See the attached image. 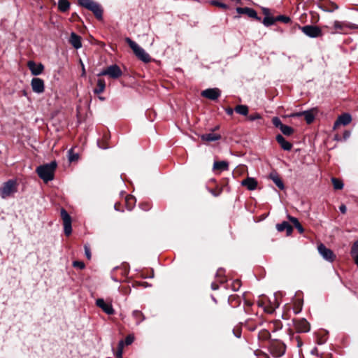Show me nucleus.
Here are the masks:
<instances>
[{
  "label": "nucleus",
  "mask_w": 358,
  "mask_h": 358,
  "mask_svg": "<svg viewBox=\"0 0 358 358\" xmlns=\"http://www.w3.org/2000/svg\"><path fill=\"white\" fill-rule=\"evenodd\" d=\"M122 74V71L117 64L110 65L106 69L102 70L98 76H108L111 78L117 79Z\"/></svg>",
  "instance_id": "5"
},
{
  "label": "nucleus",
  "mask_w": 358,
  "mask_h": 358,
  "mask_svg": "<svg viewBox=\"0 0 358 358\" xmlns=\"http://www.w3.org/2000/svg\"><path fill=\"white\" fill-rule=\"evenodd\" d=\"M294 327L298 332H308L310 330V324L304 318L294 321Z\"/></svg>",
  "instance_id": "12"
},
{
  "label": "nucleus",
  "mask_w": 358,
  "mask_h": 358,
  "mask_svg": "<svg viewBox=\"0 0 358 358\" xmlns=\"http://www.w3.org/2000/svg\"><path fill=\"white\" fill-rule=\"evenodd\" d=\"M134 341V336L133 335H128L124 340V343L127 345H131Z\"/></svg>",
  "instance_id": "39"
},
{
  "label": "nucleus",
  "mask_w": 358,
  "mask_h": 358,
  "mask_svg": "<svg viewBox=\"0 0 358 358\" xmlns=\"http://www.w3.org/2000/svg\"><path fill=\"white\" fill-rule=\"evenodd\" d=\"M124 345H125V343H124V341H122V340L120 341L118 343L117 350H122L123 351Z\"/></svg>",
  "instance_id": "44"
},
{
  "label": "nucleus",
  "mask_w": 358,
  "mask_h": 358,
  "mask_svg": "<svg viewBox=\"0 0 358 358\" xmlns=\"http://www.w3.org/2000/svg\"><path fill=\"white\" fill-rule=\"evenodd\" d=\"M301 115L304 116V118L308 124L312 123L315 119V116H314L313 112L310 110H306V111H303L302 113H294V114H292L291 116L292 117H300Z\"/></svg>",
  "instance_id": "19"
},
{
  "label": "nucleus",
  "mask_w": 358,
  "mask_h": 358,
  "mask_svg": "<svg viewBox=\"0 0 358 358\" xmlns=\"http://www.w3.org/2000/svg\"><path fill=\"white\" fill-rule=\"evenodd\" d=\"M211 288H212L213 289H214V290H216V289H218V286H217L216 284H215V283H212V285H211Z\"/></svg>",
  "instance_id": "52"
},
{
  "label": "nucleus",
  "mask_w": 358,
  "mask_h": 358,
  "mask_svg": "<svg viewBox=\"0 0 358 358\" xmlns=\"http://www.w3.org/2000/svg\"><path fill=\"white\" fill-rule=\"evenodd\" d=\"M221 94L218 88H209L201 92V96L210 100H216Z\"/></svg>",
  "instance_id": "11"
},
{
  "label": "nucleus",
  "mask_w": 358,
  "mask_h": 358,
  "mask_svg": "<svg viewBox=\"0 0 358 358\" xmlns=\"http://www.w3.org/2000/svg\"><path fill=\"white\" fill-rule=\"evenodd\" d=\"M350 136V132L349 131H345L343 134V138L345 139H347L348 138H349Z\"/></svg>",
  "instance_id": "48"
},
{
  "label": "nucleus",
  "mask_w": 358,
  "mask_h": 358,
  "mask_svg": "<svg viewBox=\"0 0 358 358\" xmlns=\"http://www.w3.org/2000/svg\"><path fill=\"white\" fill-rule=\"evenodd\" d=\"M70 3L68 0H59L58 2V8L62 12H66L69 9Z\"/></svg>",
  "instance_id": "29"
},
{
  "label": "nucleus",
  "mask_w": 358,
  "mask_h": 358,
  "mask_svg": "<svg viewBox=\"0 0 358 358\" xmlns=\"http://www.w3.org/2000/svg\"><path fill=\"white\" fill-rule=\"evenodd\" d=\"M229 168V164L225 161L215 162L213 164V169L219 170L220 171H226Z\"/></svg>",
  "instance_id": "24"
},
{
  "label": "nucleus",
  "mask_w": 358,
  "mask_h": 358,
  "mask_svg": "<svg viewBox=\"0 0 358 358\" xmlns=\"http://www.w3.org/2000/svg\"><path fill=\"white\" fill-rule=\"evenodd\" d=\"M133 199H134V198L132 196L129 197V198L127 199V201H130V200H133Z\"/></svg>",
  "instance_id": "53"
},
{
  "label": "nucleus",
  "mask_w": 358,
  "mask_h": 358,
  "mask_svg": "<svg viewBox=\"0 0 358 358\" xmlns=\"http://www.w3.org/2000/svg\"><path fill=\"white\" fill-rule=\"evenodd\" d=\"M347 27H349V26L344 22L337 20L334 22V28L339 32L343 31Z\"/></svg>",
  "instance_id": "28"
},
{
  "label": "nucleus",
  "mask_w": 358,
  "mask_h": 358,
  "mask_svg": "<svg viewBox=\"0 0 358 358\" xmlns=\"http://www.w3.org/2000/svg\"><path fill=\"white\" fill-rule=\"evenodd\" d=\"M236 337H238V338H239V337L241 336V334H240V333H239V334H238V333H236Z\"/></svg>",
  "instance_id": "55"
},
{
  "label": "nucleus",
  "mask_w": 358,
  "mask_h": 358,
  "mask_svg": "<svg viewBox=\"0 0 358 358\" xmlns=\"http://www.w3.org/2000/svg\"><path fill=\"white\" fill-rule=\"evenodd\" d=\"M287 217L289 220V221L294 225V227L298 229L300 234H302L304 231L302 225L300 224L297 218L290 215H288Z\"/></svg>",
  "instance_id": "27"
},
{
  "label": "nucleus",
  "mask_w": 358,
  "mask_h": 358,
  "mask_svg": "<svg viewBox=\"0 0 358 358\" xmlns=\"http://www.w3.org/2000/svg\"><path fill=\"white\" fill-rule=\"evenodd\" d=\"M82 65V75L84 76L85 74V69L83 63L80 61Z\"/></svg>",
  "instance_id": "50"
},
{
  "label": "nucleus",
  "mask_w": 358,
  "mask_h": 358,
  "mask_svg": "<svg viewBox=\"0 0 358 358\" xmlns=\"http://www.w3.org/2000/svg\"><path fill=\"white\" fill-rule=\"evenodd\" d=\"M73 266L74 267L79 268L80 269H83L85 268V264L83 262L79 261H75L73 262Z\"/></svg>",
  "instance_id": "41"
},
{
  "label": "nucleus",
  "mask_w": 358,
  "mask_h": 358,
  "mask_svg": "<svg viewBox=\"0 0 358 358\" xmlns=\"http://www.w3.org/2000/svg\"><path fill=\"white\" fill-rule=\"evenodd\" d=\"M331 180H332V183H333L334 189H343L344 185H343V182L341 180L333 178L331 179Z\"/></svg>",
  "instance_id": "34"
},
{
  "label": "nucleus",
  "mask_w": 358,
  "mask_h": 358,
  "mask_svg": "<svg viewBox=\"0 0 358 358\" xmlns=\"http://www.w3.org/2000/svg\"><path fill=\"white\" fill-rule=\"evenodd\" d=\"M56 168L57 163L55 161H53L49 164H45L38 166L36 169V172L40 178H41L45 182H48L54 179Z\"/></svg>",
  "instance_id": "1"
},
{
  "label": "nucleus",
  "mask_w": 358,
  "mask_h": 358,
  "mask_svg": "<svg viewBox=\"0 0 358 358\" xmlns=\"http://www.w3.org/2000/svg\"><path fill=\"white\" fill-rule=\"evenodd\" d=\"M267 12H268V9H264V14H266Z\"/></svg>",
  "instance_id": "57"
},
{
  "label": "nucleus",
  "mask_w": 358,
  "mask_h": 358,
  "mask_svg": "<svg viewBox=\"0 0 358 358\" xmlns=\"http://www.w3.org/2000/svg\"><path fill=\"white\" fill-rule=\"evenodd\" d=\"M275 20L276 21H281V22H283L285 23H288L290 22V18L287 16H285V15H279L276 18H275Z\"/></svg>",
  "instance_id": "38"
},
{
  "label": "nucleus",
  "mask_w": 358,
  "mask_h": 358,
  "mask_svg": "<svg viewBox=\"0 0 358 358\" xmlns=\"http://www.w3.org/2000/svg\"><path fill=\"white\" fill-rule=\"evenodd\" d=\"M27 66L34 76L41 74L44 70V66L41 63L36 64L34 61H29Z\"/></svg>",
  "instance_id": "13"
},
{
  "label": "nucleus",
  "mask_w": 358,
  "mask_h": 358,
  "mask_svg": "<svg viewBox=\"0 0 358 358\" xmlns=\"http://www.w3.org/2000/svg\"><path fill=\"white\" fill-rule=\"evenodd\" d=\"M212 3L213 5H215L217 6H219L220 8H227V6L223 3H220L219 1H212Z\"/></svg>",
  "instance_id": "42"
},
{
  "label": "nucleus",
  "mask_w": 358,
  "mask_h": 358,
  "mask_svg": "<svg viewBox=\"0 0 358 358\" xmlns=\"http://www.w3.org/2000/svg\"><path fill=\"white\" fill-rule=\"evenodd\" d=\"M282 133L286 136H290L293 134L294 129L287 125L283 124L282 127L280 129Z\"/></svg>",
  "instance_id": "33"
},
{
  "label": "nucleus",
  "mask_w": 358,
  "mask_h": 358,
  "mask_svg": "<svg viewBox=\"0 0 358 358\" xmlns=\"http://www.w3.org/2000/svg\"><path fill=\"white\" fill-rule=\"evenodd\" d=\"M99 99H100L101 100H103V99H104V98H103V97H99Z\"/></svg>",
  "instance_id": "60"
},
{
  "label": "nucleus",
  "mask_w": 358,
  "mask_h": 358,
  "mask_svg": "<svg viewBox=\"0 0 358 358\" xmlns=\"http://www.w3.org/2000/svg\"><path fill=\"white\" fill-rule=\"evenodd\" d=\"M282 328V323L280 320H276L269 322L268 329L273 332L280 330Z\"/></svg>",
  "instance_id": "23"
},
{
  "label": "nucleus",
  "mask_w": 358,
  "mask_h": 358,
  "mask_svg": "<svg viewBox=\"0 0 358 358\" xmlns=\"http://www.w3.org/2000/svg\"><path fill=\"white\" fill-rule=\"evenodd\" d=\"M210 192H211V193H212V194H213V196H219V195H220V191L219 192L216 193V192H215V191H213V190H211V191H210Z\"/></svg>",
  "instance_id": "51"
},
{
  "label": "nucleus",
  "mask_w": 358,
  "mask_h": 358,
  "mask_svg": "<svg viewBox=\"0 0 358 358\" xmlns=\"http://www.w3.org/2000/svg\"><path fill=\"white\" fill-rule=\"evenodd\" d=\"M275 139L277 142L280 144L282 149L286 151L291 150L292 148V144L289 141H286L285 138L282 135H277Z\"/></svg>",
  "instance_id": "17"
},
{
  "label": "nucleus",
  "mask_w": 358,
  "mask_h": 358,
  "mask_svg": "<svg viewBox=\"0 0 358 358\" xmlns=\"http://www.w3.org/2000/svg\"><path fill=\"white\" fill-rule=\"evenodd\" d=\"M142 208H143V210H147V209L149 208V207H148L147 208H145L142 207Z\"/></svg>",
  "instance_id": "58"
},
{
  "label": "nucleus",
  "mask_w": 358,
  "mask_h": 358,
  "mask_svg": "<svg viewBox=\"0 0 358 358\" xmlns=\"http://www.w3.org/2000/svg\"><path fill=\"white\" fill-rule=\"evenodd\" d=\"M96 305L108 315H113L115 313L112 303L104 301L103 299H98L96 301Z\"/></svg>",
  "instance_id": "9"
},
{
  "label": "nucleus",
  "mask_w": 358,
  "mask_h": 358,
  "mask_svg": "<svg viewBox=\"0 0 358 358\" xmlns=\"http://www.w3.org/2000/svg\"><path fill=\"white\" fill-rule=\"evenodd\" d=\"M276 229L280 232L285 230L287 236L291 235L293 231L292 227L286 221H284L280 224H277Z\"/></svg>",
  "instance_id": "20"
},
{
  "label": "nucleus",
  "mask_w": 358,
  "mask_h": 358,
  "mask_svg": "<svg viewBox=\"0 0 358 358\" xmlns=\"http://www.w3.org/2000/svg\"><path fill=\"white\" fill-rule=\"evenodd\" d=\"M271 178L273 180V182L276 185V186L280 189H284V184L281 179L277 175H271Z\"/></svg>",
  "instance_id": "32"
},
{
  "label": "nucleus",
  "mask_w": 358,
  "mask_h": 358,
  "mask_svg": "<svg viewBox=\"0 0 358 358\" xmlns=\"http://www.w3.org/2000/svg\"><path fill=\"white\" fill-rule=\"evenodd\" d=\"M352 121L351 115L348 113H344L338 116V119L334 124V129H335L338 125H348Z\"/></svg>",
  "instance_id": "15"
},
{
  "label": "nucleus",
  "mask_w": 358,
  "mask_h": 358,
  "mask_svg": "<svg viewBox=\"0 0 358 358\" xmlns=\"http://www.w3.org/2000/svg\"><path fill=\"white\" fill-rule=\"evenodd\" d=\"M300 29L304 34L310 38H317L322 34L321 29L317 26L306 25Z\"/></svg>",
  "instance_id": "6"
},
{
  "label": "nucleus",
  "mask_w": 358,
  "mask_h": 358,
  "mask_svg": "<svg viewBox=\"0 0 358 358\" xmlns=\"http://www.w3.org/2000/svg\"><path fill=\"white\" fill-rule=\"evenodd\" d=\"M236 11L238 14H246L250 17H252L254 19H258L257 12L252 8H248V7H245V8L238 7L236 8Z\"/></svg>",
  "instance_id": "16"
},
{
  "label": "nucleus",
  "mask_w": 358,
  "mask_h": 358,
  "mask_svg": "<svg viewBox=\"0 0 358 358\" xmlns=\"http://www.w3.org/2000/svg\"><path fill=\"white\" fill-rule=\"evenodd\" d=\"M114 208H115L116 210H117V205H116V204L114 206Z\"/></svg>",
  "instance_id": "59"
},
{
  "label": "nucleus",
  "mask_w": 358,
  "mask_h": 358,
  "mask_svg": "<svg viewBox=\"0 0 358 358\" xmlns=\"http://www.w3.org/2000/svg\"><path fill=\"white\" fill-rule=\"evenodd\" d=\"M350 254L354 259L355 264L358 266V241L353 243Z\"/></svg>",
  "instance_id": "25"
},
{
  "label": "nucleus",
  "mask_w": 358,
  "mask_h": 358,
  "mask_svg": "<svg viewBox=\"0 0 358 358\" xmlns=\"http://www.w3.org/2000/svg\"><path fill=\"white\" fill-rule=\"evenodd\" d=\"M236 337H238V338H239V337L241 336V334H240V333H239V334H238V333H236Z\"/></svg>",
  "instance_id": "54"
},
{
  "label": "nucleus",
  "mask_w": 358,
  "mask_h": 358,
  "mask_svg": "<svg viewBox=\"0 0 358 358\" xmlns=\"http://www.w3.org/2000/svg\"><path fill=\"white\" fill-rule=\"evenodd\" d=\"M123 351L122 350H117L115 354L117 358H122Z\"/></svg>",
  "instance_id": "45"
},
{
  "label": "nucleus",
  "mask_w": 358,
  "mask_h": 358,
  "mask_svg": "<svg viewBox=\"0 0 358 358\" xmlns=\"http://www.w3.org/2000/svg\"><path fill=\"white\" fill-rule=\"evenodd\" d=\"M80 6L88 9L92 11L94 15L101 19L103 15V10L100 5L93 0H78Z\"/></svg>",
  "instance_id": "4"
},
{
  "label": "nucleus",
  "mask_w": 358,
  "mask_h": 358,
  "mask_svg": "<svg viewBox=\"0 0 358 358\" xmlns=\"http://www.w3.org/2000/svg\"><path fill=\"white\" fill-rule=\"evenodd\" d=\"M31 86L34 92L41 94L45 90L44 81L39 78H34L31 81Z\"/></svg>",
  "instance_id": "10"
},
{
  "label": "nucleus",
  "mask_w": 358,
  "mask_h": 358,
  "mask_svg": "<svg viewBox=\"0 0 358 358\" xmlns=\"http://www.w3.org/2000/svg\"><path fill=\"white\" fill-rule=\"evenodd\" d=\"M85 253L88 259H90L91 258V252L90 248L87 246H85Z\"/></svg>",
  "instance_id": "43"
},
{
  "label": "nucleus",
  "mask_w": 358,
  "mask_h": 358,
  "mask_svg": "<svg viewBox=\"0 0 358 358\" xmlns=\"http://www.w3.org/2000/svg\"><path fill=\"white\" fill-rule=\"evenodd\" d=\"M133 317L136 320V324H138L140 322L145 320L143 314L139 310H134L132 313Z\"/></svg>",
  "instance_id": "31"
},
{
  "label": "nucleus",
  "mask_w": 358,
  "mask_h": 358,
  "mask_svg": "<svg viewBox=\"0 0 358 358\" xmlns=\"http://www.w3.org/2000/svg\"><path fill=\"white\" fill-rule=\"evenodd\" d=\"M317 250L320 255L327 262H333L336 259L334 252L327 248L324 244L320 243L317 246Z\"/></svg>",
  "instance_id": "7"
},
{
  "label": "nucleus",
  "mask_w": 358,
  "mask_h": 358,
  "mask_svg": "<svg viewBox=\"0 0 358 358\" xmlns=\"http://www.w3.org/2000/svg\"><path fill=\"white\" fill-rule=\"evenodd\" d=\"M201 140L207 142L216 141L221 138V136L217 134L209 133L201 136Z\"/></svg>",
  "instance_id": "21"
},
{
  "label": "nucleus",
  "mask_w": 358,
  "mask_h": 358,
  "mask_svg": "<svg viewBox=\"0 0 358 358\" xmlns=\"http://www.w3.org/2000/svg\"><path fill=\"white\" fill-rule=\"evenodd\" d=\"M106 88V83L103 79H99L97 80V87L94 90V93L99 94L102 93Z\"/></svg>",
  "instance_id": "26"
},
{
  "label": "nucleus",
  "mask_w": 358,
  "mask_h": 358,
  "mask_svg": "<svg viewBox=\"0 0 358 358\" xmlns=\"http://www.w3.org/2000/svg\"><path fill=\"white\" fill-rule=\"evenodd\" d=\"M17 191V184L15 180H9L4 182L0 188V196L6 199L12 196Z\"/></svg>",
  "instance_id": "3"
},
{
  "label": "nucleus",
  "mask_w": 358,
  "mask_h": 358,
  "mask_svg": "<svg viewBox=\"0 0 358 358\" xmlns=\"http://www.w3.org/2000/svg\"><path fill=\"white\" fill-rule=\"evenodd\" d=\"M79 158V155L78 153L73 152V149H71L69 151V162H74L78 160Z\"/></svg>",
  "instance_id": "36"
},
{
  "label": "nucleus",
  "mask_w": 358,
  "mask_h": 358,
  "mask_svg": "<svg viewBox=\"0 0 358 358\" xmlns=\"http://www.w3.org/2000/svg\"><path fill=\"white\" fill-rule=\"evenodd\" d=\"M241 185L246 187L250 191H253L257 189L258 182L254 178L248 177L241 181Z\"/></svg>",
  "instance_id": "14"
},
{
  "label": "nucleus",
  "mask_w": 358,
  "mask_h": 358,
  "mask_svg": "<svg viewBox=\"0 0 358 358\" xmlns=\"http://www.w3.org/2000/svg\"><path fill=\"white\" fill-rule=\"evenodd\" d=\"M300 311H301V309H299V310H295L294 313H295V314H298Z\"/></svg>",
  "instance_id": "56"
},
{
  "label": "nucleus",
  "mask_w": 358,
  "mask_h": 358,
  "mask_svg": "<svg viewBox=\"0 0 358 358\" xmlns=\"http://www.w3.org/2000/svg\"><path fill=\"white\" fill-rule=\"evenodd\" d=\"M61 217L63 221L64 234L68 236L72 232L71 217L64 208L61 210Z\"/></svg>",
  "instance_id": "8"
},
{
  "label": "nucleus",
  "mask_w": 358,
  "mask_h": 358,
  "mask_svg": "<svg viewBox=\"0 0 358 358\" xmlns=\"http://www.w3.org/2000/svg\"><path fill=\"white\" fill-rule=\"evenodd\" d=\"M339 209H340L341 212L342 213H343V214H344V213H346V211H347V208H346V206H345V205H341V206L339 207Z\"/></svg>",
  "instance_id": "46"
},
{
  "label": "nucleus",
  "mask_w": 358,
  "mask_h": 358,
  "mask_svg": "<svg viewBox=\"0 0 358 358\" xmlns=\"http://www.w3.org/2000/svg\"><path fill=\"white\" fill-rule=\"evenodd\" d=\"M261 334H264V335H262V336H264L265 338H268L270 336V333L266 330L263 331Z\"/></svg>",
  "instance_id": "47"
},
{
  "label": "nucleus",
  "mask_w": 358,
  "mask_h": 358,
  "mask_svg": "<svg viewBox=\"0 0 358 358\" xmlns=\"http://www.w3.org/2000/svg\"><path fill=\"white\" fill-rule=\"evenodd\" d=\"M273 353L276 357H281L285 352V345L283 343H278L276 346L273 347Z\"/></svg>",
  "instance_id": "22"
},
{
  "label": "nucleus",
  "mask_w": 358,
  "mask_h": 358,
  "mask_svg": "<svg viewBox=\"0 0 358 358\" xmlns=\"http://www.w3.org/2000/svg\"><path fill=\"white\" fill-rule=\"evenodd\" d=\"M226 113L229 115H231L234 113V110L231 108H227L226 109Z\"/></svg>",
  "instance_id": "49"
},
{
  "label": "nucleus",
  "mask_w": 358,
  "mask_h": 358,
  "mask_svg": "<svg viewBox=\"0 0 358 358\" xmlns=\"http://www.w3.org/2000/svg\"><path fill=\"white\" fill-rule=\"evenodd\" d=\"M69 43L76 49H79L82 47L81 37L74 32L71 34Z\"/></svg>",
  "instance_id": "18"
},
{
  "label": "nucleus",
  "mask_w": 358,
  "mask_h": 358,
  "mask_svg": "<svg viewBox=\"0 0 358 358\" xmlns=\"http://www.w3.org/2000/svg\"><path fill=\"white\" fill-rule=\"evenodd\" d=\"M234 110L242 115H247L248 113V108L245 105H238L235 107Z\"/></svg>",
  "instance_id": "30"
},
{
  "label": "nucleus",
  "mask_w": 358,
  "mask_h": 358,
  "mask_svg": "<svg viewBox=\"0 0 358 358\" xmlns=\"http://www.w3.org/2000/svg\"><path fill=\"white\" fill-rule=\"evenodd\" d=\"M261 117H261L260 114L256 113L250 115L248 118L250 121H255L256 120L261 119Z\"/></svg>",
  "instance_id": "40"
},
{
  "label": "nucleus",
  "mask_w": 358,
  "mask_h": 358,
  "mask_svg": "<svg viewBox=\"0 0 358 358\" xmlns=\"http://www.w3.org/2000/svg\"><path fill=\"white\" fill-rule=\"evenodd\" d=\"M125 41L140 60L145 63H148L151 61V57L149 54L147 53L145 50L139 46L135 41L128 37L125 38Z\"/></svg>",
  "instance_id": "2"
},
{
  "label": "nucleus",
  "mask_w": 358,
  "mask_h": 358,
  "mask_svg": "<svg viewBox=\"0 0 358 358\" xmlns=\"http://www.w3.org/2000/svg\"><path fill=\"white\" fill-rule=\"evenodd\" d=\"M275 18L273 17L266 16L264 18L263 23L265 26H271L275 22Z\"/></svg>",
  "instance_id": "35"
},
{
  "label": "nucleus",
  "mask_w": 358,
  "mask_h": 358,
  "mask_svg": "<svg viewBox=\"0 0 358 358\" xmlns=\"http://www.w3.org/2000/svg\"><path fill=\"white\" fill-rule=\"evenodd\" d=\"M272 122L275 127L279 128V129H280L282 127V126L283 125L281 120L278 117H274L272 120Z\"/></svg>",
  "instance_id": "37"
}]
</instances>
